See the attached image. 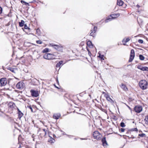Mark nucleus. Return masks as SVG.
Instances as JSON below:
<instances>
[{"mask_svg":"<svg viewBox=\"0 0 148 148\" xmlns=\"http://www.w3.org/2000/svg\"><path fill=\"white\" fill-rule=\"evenodd\" d=\"M139 86L140 88L143 90L146 88L147 86V83L145 80H142L139 82Z\"/></svg>","mask_w":148,"mask_h":148,"instance_id":"nucleus-1","label":"nucleus"},{"mask_svg":"<svg viewBox=\"0 0 148 148\" xmlns=\"http://www.w3.org/2000/svg\"><path fill=\"white\" fill-rule=\"evenodd\" d=\"M43 58L46 59L51 60L56 58V56L51 53H45L43 56Z\"/></svg>","mask_w":148,"mask_h":148,"instance_id":"nucleus-2","label":"nucleus"},{"mask_svg":"<svg viewBox=\"0 0 148 148\" xmlns=\"http://www.w3.org/2000/svg\"><path fill=\"white\" fill-rule=\"evenodd\" d=\"M47 131L45 129L39 128L38 130V134H39L40 137H42L46 135Z\"/></svg>","mask_w":148,"mask_h":148,"instance_id":"nucleus-3","label":"nucleus"},{"mask_svg":"<svg viewBox=\"0 0 148 148\" xmlns=\"http://www.w3.org/2000/svg\"><path fill=\"white\" fill-rule=\"evenodd\" d=\"M51 46L55 49L58 51H63V47L60 45H53Z\"/></svg>","mask_w":148,"mask_h":148,"instance_id":"nucleus-4","label":"nucleus"},{"mask_svg":"<svg viewBox=\"0 0 148 148\" xmlns=\"http://www.w3.org/2000/svg\"><path fill=\"white\" fill-rule=\"evenodd\" d=\"M7 79L5 78H2L0 79L1 86H4L7 84Z\"/></svg>","mask_w":148,"mask_h":148,"instance_id":"nucleus-5","label":"nucleus"},{"mask_svg":"<svg viewBox=\"0 0 148 148\" xmlns=\"http://www.w3.org/2000/svg\"><path fill=\"white\" fill-rule=\"evenodd\" d=\"M135 56V52L134 49H132L131 50L130 55V58L129 60V62H131L133 60Z\"/></svg>","mask_w":148,"mask_h":148,"instance_id":"nucleus-6","label":"nucleus"},{"mask_svg":"<svg viewBox=\"0 0 148 148\" xmlns=\"http://www.w3.org/2000/svg\"><path fill=\"white\" fill-rule=\"evenodd\" d=\"M134 110L136 112L139 113L142 110L143 108L140 106H137L134 108Z\"/></svg>","mask_w":148,"mask_h":148,"instance_id":"nucleus-7","label":"nucleus"},{"mask_svg":"<svg viewBox=\"0 0 148 148\" xmlns=\"http://www.w3.org/2000/svg\"><path fill=\"white\" fill-rule=\"evenodd\" d=\"M97 29V27L96 26H94L93 29L90 30L91 32L90 33V35L93 37H95V33L96 32Z\"/></svg>","mask_w":148,"mask_h":148,"instance_id":"nucleus-8","label":"nucleus"},{"mask_svg":"<svg viewBox=\"0 0 148 148\" xmlns=\"http://www.w3.org/2000/svg\"><path fill=\"white\" fill-rule=\"evenodd\" d=\"M31 92L32 95L33 97H36L39 96V94L38 91L32 90H31Z\"/></svg>","mask_w":148,"mask_h":148,"instance_id":"nucleus-9","label":"nucleus"},{"mask_svg":"<svg viewBox=\"0 0 148 148\" xmlns=\"http://www.w3.org/2000/svg\"><path fill=\"white\" fill-rule=\"evenodd\" d=\"M137 68L143 71H148V67L146 66H143L141 65H138L137 66Z\"/></svg>","mask_w":148,"mask_h":148,"instance_id":"nucleus-10","label":"nucleus"},{"mask_svg":"<svg viewBox=\"0 0 148 148\" xmlns=\"http://www.w3.org/2000/svg\"><path fill=\"white\" fill-rule=\"evenodd\" d=\"M24 88V83L22 81L19 82V89H22Z\"/></svg>","mask_w":148,"mask_h":148,"instance_id":"nucleus-11","label":"nucleus"},{"mask_svg":"<svg viewBox=\"0 0 148 148\" xmlns=\"http://www.w3.org/2000/svg\"><path fill=\"white\" fill-rule=\"evenodd\" d=\"M120 14L119 13L116 14H114L110 15V16L111 17L112 19H115L116 18L119 17L120 16Z\"/></svg>","mask_w":148,"mask_h":148,"instance_id":"nucleus-12","label":"nucleus"},{"mask_svg":"<svg viewBox=\"0 0 148 148\" xmlns=\"http://www.w3.org/2000/svg\"><path fill=\"white\" fill-rule=\"evenodd\" d=\"M61 115L59 113H57L54 114L53 117V118L56 119H58L60 117Z\"/></svg>","mask_w":148,"mask_h":148,"instance_id":"nucleus-13","label":"nucleus"},{"mask_svg":"<svg viewBox=\"0 0 148 148\" xmlns=\"http://www.w3.org/2000/svg\"><path fill=\"white\" fill-rule=\"evenodd\" d=\"M8 106L11 108H15L16 106L15 104L13 102H10L9 103L8 105Z\"/></svg>","mask_w":148,"mask_h":148,"instance_id":"nucleus-14","label":"nucleus"},{"mask_svg":"<svg viewBox=\"0 0 148 148\" xmlns=\"http://www.w3.org/2000/svg\"><path fill=\"white\" fill-rule=\"evenodd\" d=\"M120 86L122 89L124 90L125 91H127L128 90L125 84H122Z\"/></svg>","mask_w":148,"mask_h":148,"instance_id":"nucleus-15","label":"nucleus"},{"mask_svg":"<svg viewBox=\"0 0 148 148\" xmlns=\"http://www.w3.org/2000/svg\"><path fill=\"white\" fill-rule=\"evenodd\" d=\"M63 61H60L56 65V67L57 68H60L61 66L62 65H63Z\"/></svg>","mask_w":148,"mask_h":148,"instance_id":"nucleus-16","label":"nucleus"},{"mask_svg":"<svg viewBox=\"0 0 148 148\" xmlns=\"http://www.w3.org/2000/svg\"><path fill=\"white\" fill-rule=\"evenodd\" d=\"M87 45L90 48H92L93 47V45L90 41H88L87 42Z\"/></svg>","mask_w":148,"mask_h":148,"instance_id":"nucleus-17","label":"nucleus"},{"mask_svg":"<svg viewBox=\"0 0 148 148\" xmlns=\"http://www.w3.org/2000/svg\"><path fill=\"white\" fill-rule=\"evenodd\" d=\"M123 2L121 0H117V4L119 6H122L123 4Z\"/></svg>","mask_w":148,"mask_h":148,"instance_id":"nucleus-18","label":"nucleus"},{"mask_svg":"<svg viewBox=\"0 0 148 148\" xmlns=\"http://www.w3.org/2000/svg\"><path fill=\"white\" fill-rule=\"evenodd\" d=\"M101 141L103 145L105 144H106V145L107 144L105 137H104L102 138Z\"/></svg>","mask_w":148,"mask_h":148,"instance_id":"nucleus-19","label":"nucleus"},{"mask_svg":"<svg viewBox=\"0 0 148 148\" xmlns=\"http://www.w3.org/2000/svg\"><path fill=\"white\" fill-rule=\"evenodd\" d=\"M25 22L23 20H21V22H19V26L21 27L23 26L25 24H24Z\"/></svg>","mask_w":148,"mask_h":148,"instance_id":"nucleus-20","label":"nucleus"},{"mask_svg":"<svg viewBox=\"0 0 148 148\" xmlns=\"http://www.w3.org/2000/svg\"><path fill=\"white\" fill-rule=\"evenodd\" d=\"M130 39L129 38H127L126 39L125 38L123 39V40L122 41V42L123 43H124L125 42V43L129 42L130 40Z\"/></svg>","mask_w":148,"mask_h":148,"instance_id":"nucleus-21","label":"nucleus"},{"mask_svg":"<svg viewBox=\"0 0 148 148\" xmlns=\"http://www.w3.org/2000/svg\"><path fill=\"white\" fill-rule=\"evenodd\" d=\"M24 28H21V29H23L24 31L25 32L24 29H28V30L30 29V28L29 27H28V26H27L26 24H25V25H24Z\"/></svg>","mask_w":148,"mask_h":148,"instance_id":"nucleus-22","label":"nucleus"},{"mask_svg":"<svg viewBox=\"0 0 148 148\" xmlns=\"http://www.w3.org/2000/svg\"><path fill=\"white\" fill-rule=\"evenodd\" d=\"M139 58L140 60H143L145 59V57L142 55L140 54L139 55Z\"/></svg>","mask_w":148,"mask_h":148,"instance_id":"nucleus-23","label":"nucleus"},{"mask_svg":"<svg viewBox=\"0 0 148 148\" xmlns=\"http://www.w3.org/2000/svg\"><path fill=\"white\" fill-rule=\"evenodd\" d=\"M14 126L15 128L18 130V124L17 123L14 122Z\"/></svg>","mask_w":148,"mask_h":148,"instance_id":"nucleus-24","label":"nucleus"},{"mask_svg":"<svg viewBox=\"0 0 148 148\" xmlns=\"http://www.w3.org/2000/svg\"><path fill=\"white\" fill-rule=\"evenodd\" d=\"M23 115V114L19 110V119L20 120L21 118Z\"/></svg>","mask_w":148,"mask_h":148,"instance_id":"nucleus-25","label":"nucleus"},{"mask_svg":"<svg viewBox=\"0 0 148 148\" xmlns=\"http://www.w3.org/2000/svg\"><path fill=\"white\" fill-rule=\"evenodd\" d=\"M49 49L48 48H45L43 50L42 52L43 53H45L49 52Z\"/></svg>","mask_w":148,"mask_h":148,"instance_id":"nucleus-26","label":"nucleus"},{"mask_svg":"<svg viewBox=\"0 0 148 148\" xmlns=\"http://www.w3.org/2000/svg\"><path fill=\"white\" fill-rule=\"evenodd\" d=\"M109 101H110L112 103H114V101L109 97H107L106 98Z\"/></svg>","mask_w":148,"mask_h":148,"instance_id":"nucleus-27","label":"nucleus"},{"mask_svg":"<svg viewBox=\"0 0 148 148\" xmlns=\"http://www.w3.org/2000/svg\"><path fill=\"white\" fill-rule=\"evenodd\" d=\"M98 57L100 58L101 60H104V59L103 58L104 55H101V54H99Z\"/></svg>","mask_w":148,"mask_h":148,"instance_id":"nucleus-28","label":"nucleus"},{"mask_svg":"<svg viewBox=\"0 0 148 148\" xmlns=\"http://www.w3.org/2000/svg\"><path fill=\"white\" fill-rule=\"evenodd\" d=\"M112 18H107L105 20V22L106 23H108L109 22L112 21Z\"/></svg>","mask_w":148,"mask_h":148,"instance_id":"nucleus-29","label":"nucleus"},{"mask_svg":"<svg viewBox=\"0 0 148 148\" xmlns=\"http://www.w3.org/2000/svg\"><path fill=\"white\" fill-rule=\"evenodd\" d=\"M145 121L146 124L148 125V115L145 117Z\"/></svg>","mask_w":148,"mask_h":148,"instance_id":"nucleus-30","label":"nucleus"},{"mask_svg":"<svg viewBox=\"0 0 148 148\" xmlns=\"http://www.w3.org/2000/svg\"><path fill=\"white\" fill-rule=\"evenodd\" d=\"M8 69L9 70H10V71H11L12 72L15 73L14 69V68H11V67H9L8 68Z\"/></svg>","mask_w":148,"mask_h":148,"instance_id":"nucleus-31","label":"nucleus"},{"mask_svg":"<svg viewBox=\"0 0 148 148\" xmlns=\"http://www.w3.org/2000/svg\"><path fill=\"white\" fill-rule=\"evenodd\" d=\"M138 136H139L141 137H145L146 135L145 134L142 133V134H138Z\"/></svg>","mask_w":148,"mask_h":148,"instance_id":"nucleus-32","label":"nucleus"},{"mask_svg":"<svg viewBox=\"0 0 148 148\" xmlns=\"http://www.w3.org/2000/svg\"><path fill=\"white\" fill-rule=\"evenodd\" d=\"M120 126L122 127H125V125L124 123L122 122L120 123Z\"/></svg>","mask_w":148,"mask_h":148,"instance_id":"nucleus-33","label":"nucleus"},{"mask_svg":"<svg viewBox=\"0 0 148 148\" xmlns=\"http://www.w3.org/2000/svg\"><path fill=\"white\" fill-rule=\"evenodd\" d=\"M100 110L102 111H103V112L105 113H106V114H107V111L106 110V109H103V108H101V109H100Z\"/></svg>","mask_w":148,"mask_h":148,"instance_id":"nucleus-34","label":"nucleus"},{"mask_svg":"<svg viewBox=\"0 0 148 148\" xmlns=\"http://www.w3.org/2000/svg\"><path fill=\"white\" fill-rule=\"evenodd\" d=\"M27 108H29L31 110L32 112H33V109L31 106H27Z\"/></svg>","mask_w":148,"mask_h":148,"instance_id":"nucleus-35","label":"nucleus"},{"mask_svg":"<svg viewBox=\"0 0 148 148\" xmlns=\"http://www.w3.org/2000/svg\"><path fill=\"white\" fill-rule=\"evenodd\" d=\"M98 133V132H94V133L93 134V135L94 136V137L95 138H96V139L97 138V136H95V134H96V133Z\"/></svg>","mask_w":148,"mask_h":148,"instance_id":"nucleus-36","label":"nucleus"},{"mask_svg":"<svg viewBox=\"0 0 148 148\" xmlns=\"http://www.w3.org/2000/svg\"><path fill=\"white\" fill-rule=\"evenodd\" d=\"M138 42L140 44H142L143 43V41L142 39H139L138 40Z\"/></svg>","mask_w":148,"mask_h":148,"instance_id":"nucleus-37","label":"nucleus"},{"mask_svg":"<svg viewBox=\"0 0 148 148\" xmlns=\"http://www.w3.org/2000/svg\"><path fill=\"white\" fill-rule=\"evenodd\" d=\"M36 42L37 44H41L42 43V42L40 40H37L36 41Z\"/></svg>","mask_w":148,"mask_h":148,"instance_id":"nucleus-38","label":"nucleus"},{"mask_svg":"<svg viewBox=\"0 0 148 148\" xmlns=\"http://www.w3.org/2000/svg\"><path fill=\"white\" fill-rule=\"evenodd\" d=\"M125 129L123 128H121V129H119L120 131H121V132H123L124 131Z\"/></svg>","mask_w":148,"mask_h":148,"instance_id":"nucleus-39","label":"nucleus"},{"mask_svg":"<svg viewBox=\"0 0 148 148\" xmlns=\"http://www.w3.org/2000/svg\"><path fill=\"white\" fill-rule=\"evenodd\" d=\"M87 49L88 52V54L90 56V55H91V54L90 51L88 49V48H87Z\"/></svg>","mask_w":148,"mask_h":148,"instance_id":"nucleus-40","label":"nucleus"},{"mask_svg":"<svg viewBox=\"0 0 148 148\" xmlns=\"http://www.w3.org/2000/svg\"><path fill=\"white\" fill-rule=\"evenodd\" d=\"M21 2L22 3L24 4L25 5V3H26V2H25V1H23V0H21Z\"/></svg>","mask_w":148,"mask_h":148,"instance_id":"nucleus-41","label":"nucleus"},{"mask_svg":"<svg viewBox=\"0 0 148 148\" xmlns=\"http://www.w3.org/2000/svg\"><path fill=\"white\" fill-rule=\"evenodd\" d=\"M2 8L0 6V14L2 13Z\"/></svg>","mask_w":148,"mask_h":148,"instance_id":"nucleus-42","label":"nucleus"},{"mask_svg":"<svg viewBox=\"0 0 148 148\" xmlns=\"http://www.w3.org/2000/svg\"><path fill=\"white\" fill-rule=\"evenodd\" d=\"M67 136H69L70 138H72L73 137V136L72 135H68L67 134H66Z\"/></svg>","mask_w":148,"mask_h":148,"instance_id":"nucleus-43","label":"nucleus"},{"mask_svg":"<svg viewBox=\"0 0 148 148\" xmlns=\"http://www.w3.org/2000/svg\"><path fill=\"white\" fill-rule=\"evenodd\" d=\"M51 140H52V142H51V143H53V141H55V140L54 139H53L52 138H51Z\"/></svg>","mask_w":148,"mask_h":148,"instance_id":"nucleus-44","label":"nucleus"},{"mask_svg":"<svg viewBox=\"0 0 148 148\" xmlns=\"http://www.w3.org/2000/svg\"><path fill=\"white\" fill-rule=\"evenodd\" d=\"M16 87L17 88H18V83L16 84Z\"/></svg>","mask_w":148,"mask_h":148,"instance_id":"nucleus-45","label":"nucleus"},{"mask_svg":"<svg viewBox=\"0 0 148 148\" xmlns=\"http://www.w3.org/2000/svg\"><path fill=\"white\" fill-rule=\"evenodd\" d=\"M25 5H28V6H30V5L29 4V3H27V2L25 3Z\"/></svg>","mask_w":148,"mask_h":148,"instance_id":"nucleus-46","label":"nucleus"},{"mask_svg":"<svg viewBox=\"0 0 148 148\" xmlns=\"http://www.w3.org/2000/svg\"><path fill=\"white\" fill-rule=\"evenodd\" d=\"M36 2V1L35 0H33L32 1H31V2H30L29 3H31L35 2Z\"/></svg>","mask_w":148,"mask_h":148,"instance_id":"nucleus-47","label":"nucleus"},{"mask_svg":"<svg viewBox=\"0 0 148 148\" xmlns=\"http://www.w3.org/2000/svg\"><path fill=\"white\" fill-rule=\"evenodd\" d=\"M80 139L81 140H87L88 139L87 138H80Z\"/></svg>","mask_w":148,"mask_h":148,"instance_id":"nucleus-48","label":"nucleus"},{"mask_svg":"<svg viewBox=\"0 0 148 148\" xmlns=\"http://www.w3.org/2000/svg\"><path fill=\"white\" fill-rule=\"evenodd\" d=\"M126 106L128 107V108H129V109L131 110V108L129 106H128L127 105H126Z\"/></svg>","mask_w":148,"mask_h":148,"instance_id":"nucleus-49","label":"nucleus"},{"mask_svg":"<svg viewBox=\"0 0 148 148\" xmlns=\"http://www.w3.org/2000/svg\"><path fill=\"white\" fill-rule=\"evenodd\" d=\"M136 6H137V7H138V8H139V7H140V6H139L138 5V4H137V5Z\"/></svg>","mask_w":148,"mask_h":148,"instance_id":"nucleus-50","label":"nucleus"},{"mask_svg":"<svg viewBox=\"0 0 148 148\" xmlns=\"http://www.w3.org/2000/svg\"><path fill=\"white\" fill-rule=\"evenodd\" d=\"M134 129H135V130H134L135 131H138V130L136 128H134Z\"/></svg>","mask_w":148,"mask_h":148,"instance_id":"nucleus-51","label":"nucleus"},{"mask_svg":"<svg viewBox=\"0 0 148 148\" xmlns=\"http://www.w3.org/2000/svg\"><path fill=\"white\" fill-rule=\"evenodd\" d=\"M123 43V45H126V43H125V42H124V43Z\"/></svg>","mask_w":148,"mask_h":148,"instance_id":"nucleus-52","label":"nucleus"},{"mask_svg":"<svg viewBox=\"0 0 148 148\" xmlns=\"http://www.w3.org/2000/svg\"><path fill=\"white\" fill-rule=\"evenodd\" d=\"M17 111H18L17 114H18V108H17Z\"/></svg>","mask_w":148,"mask_h":148,"instance_id":"nucleus-53","label":"nucleus"},{"mask_svg":"<svg viewBox=\"0 0 148 148\" xmlns=\"http://www.w3.org/2000/svg\"><path fill=\"white\" fill-rule=\"evenodd\" d=\"M39 30H40L39 29H37L36 30V32H37L38 31H39Z\"/></svg>","mask_w":148,"mask_h":148,"instance_id":"nucleus-54","label":"nucleus"},{"mask_svg":"<svg viewBox=\"0 0 148 148\" xmlns=\"http://www.w3.org/2000/svg\"><path fill=\"white\" fill-rule=\"evenodd\" d=\"M39 2H40V3H42V4L43 3V2H41V1H40Z\"/></svg>","mask_w":148,"mask_h":148,"instance_id":"nucleus-55","label":"nucleus"},{"mask_svg":"<svg viewBox=\"0 0 148 148\" xmlns=\"http://www.w3.org/2000/svg\"><path fill=\"white\" fill-rule=\"evenodd\" d=\"M34 134H33V135H32V138H34Z\"/></svg>","mask_w":148,"mask_h":148,"instance_id":"nucleus-56","label":"nucleus"},{"mask_svg":"<svg viewBox=\"0 0 148 148\" xmlns=\"http://www.w3.org/2000/svg\"><path fill=\"white\" fill-rule=\"evenodd\" d=\"M56 86V88H58V89L59 88H58V87H56V86Z\"/></svg>","mask_w":148,"mask_h":148,"instance_id":"nucleus-57","label":"nucleus"},{"mask_svg":"<svg viewBox=\"0 0 148 148\" xmlns=\"http://www.w3.org/2000/svg\"><path fill=\"white\" fill-rule=\"evenodd\" d=\"M74 139L75 140H77V138H74Z\"/></svg>","mask_w":148,"mask_h":148,"instance_id":"nucleus-58","label":"nucleus"},{"mask_svg":"<svg viewBox=\"0 0 148 148\" xmlns=\"http://www.w3.org/2000/svg\"><path fill=\"white\" fill-rule=\"evenodd\" d=\"M20 147H21V146H20H20H19V148H20Z\"/></svg>","mask_w":148,"mask_h":148,"instance_id":"nucleus-59","label":"nucleus"},{"mask_svg":"<svg viewBox=\"0 0 148 148\" xmlns=\"http://www.w3.org/2000/svg\"><path fill=\"white\" fill-rule=\"evenodd\" d=\"M131 0H128L129 1H131Z\"/></svg>","mask_w":148,"mask_h":148,"instance_id":"nucleus-60","label":"nucleus"},{"mask_svg":"<svg viewBox=\"0 0 148 148\" xmlns=\"http://www.w3.org/2000/svg\"><path fill=\"white\" fill-rule=\"evenodd\" d=\"M23 62V63H24V62Z\"/></svg>","mask_w":148,"mask_h":148,"instance_id":"nucleus-61","label":"nucleus"},{"mask_svg":"<svg viewBox=\"0 0 148 148\" xmlns=\"http://www.w3.org/2000/svg\"><path fill=\"white\" fill-rule=\"evenodd\" d=\"M125 105H126V104L125 103Z\"/></svg>","mask_w":148,"mask_h":148,"instance_id":"nucleus-62","label":"nucleus"},{"mask_svg":"<svg viewBox=\"0 0 148 148\" xmlns=\"http://www.w3.org/2000/svg\"><path fill=\"white\" fill-rule=\"evenodd\" d=\"M125 105H126V104L125 103Z\"/></svg>","mask_w":148,"mask_h":148,"instance_id":"nucleus-63","label":"nucleus"},{"mask_svg":"<svg viewBox=\"0 0 148 148\" xmlns=\"http://www.w3.org/2000/svg\"><path fill=\"white\" fill-rule=\"evenodd\" d=\"M125 105H126V104L125 103Z\"/></svg>","mask_w":148,"mask_h":148,"instance_id":"nucleus-64","label":"nucleus"}]
</instances>
